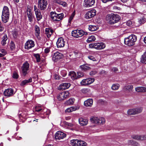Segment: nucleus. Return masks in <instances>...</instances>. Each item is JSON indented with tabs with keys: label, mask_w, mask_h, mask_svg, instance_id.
Returning a JSON list of instances; mask_svg holds the SVG:
<instances>
[{
	"label": "nucleus",
	"mask_w": 146,
	"mask_h": 146,
	"mask_svg": "<svg viewBox=\"0 0 146 146\" xmlns=\"http://www.w3.org/2000/svg\"><path fill=\"white\" fill-rule=\"evenodd\" d=\"M74 100L75 99L74 98H70L66 102L65 104L66 105H72L74 103Z\"/></svg>",
	"instance_id": "7c9ffc66"
},
{
	"label": "nucleus",
	"mask_w": 146,
	"mask_h": 146,
	"mask_svg": "<svg viewBox=\"0 0 146 146\" xmlns=\"http://www.w3.org/2000/svg\"><path fill=\"white\" fill-rule=\"evenodd\" d=\"M58 99L60 101L66 99L64 95V93L63 92L59 94L58 97Z\"/></svg>",
	"instance_id": "473e14b6"
},
{
	"label": "nucleus",
	"mask_w": 146,
	"mask_h": 146,
	"mask_svg": "<svg viewBox=\"0 0 146 146\" xmlns=\"http://www.w3.org/2000/svg\"><path fill=\"white\" fill-rule=\"evenodd\" d=\"M36 19L38 21H39L42 19V15L41 14L40 11L37 12L35 13Z\"/></svg>",
	"instance_id": "393cba45"
},
{
	"label": "nucleus",
	"mask_w": 146,
	"mask_h": 146,
	"mask_svg": "<svg viewBox=\"0 0 146 146\" xmlns=\"http://www.w3.org/2000/svg\"><path fill=\"white\" fill-rule=\"evenodd\" d=\"M134 140H129L128 141V143L129 145H133Z\"/></svg>",
	"instance_id": "338daca9"
},
{
	"label": "nucleus",
	"mask_w": 146,
	"mask_h": 146,
	"mask_svg": "<svg viewBox=\"0 0 146 146\" xmlns=\"http://www.w3.org/2000/svg\"><path fill=\"white\" fill-rule=\"evenodd\" d=\"M78 29L73 31L72 32V36L78 38L79 37L78 35Z\"/></svg>",
	"instance_id": "ea45409f"
},
{
	"label": "nucleus",
	"mask_w": 146,
	"mask_h": 146,
	"mask_svg": "<svg viewBox=\"0 0 146 146\" xmlns=\"http://www.w3.org/2000/svg\"><path fill=\"white\" fill-rule=\"evenodd\" d=\"M128 114L129 115H135V113L133 109H129L127 111Z\"/></svg>",
	"instance_id": "a19ab883"
},
{
	"label": "nucleus",
	"mask_w": 146,
	"mask_h": 146,
	"mask_svg": "<svg viewBox=\"0 0 146 146\" xmlns=\"http://www.w3.org/2000/svg\"><path fill=\"white\" fill-rule=\"evenodd\" d=\"M145 22L146 19L143 16H142L138 19V22L140 25L144 24Z\"/></svg>",
	"instance_id": "cd10ccee"
},
{
	"label": "nucleus",
	"mask_w": 146,
	"mask_h": 146,
	"mask_svg": "<svg viewBox=\"0 0 146 146\" xmlns=\"http://www.w3.org/2000/svg\"><path fill=\"white\" fill-rule=\"evenodd\" d=\"M72 111H76L79 109V107L78 106L71 107Z\"/></svg>",
	"instance_id": "6e6d98bb"
},
{
	"label": "nucleus",
	"mask_w": 146,
	"mask_h": 146,
	"mask_svg": "<svg viewBox=\"0 0 146 146\" xmlns=\"http://www.w3.org/2000/svg\"><path fill=\"white\" fill-rule=\"evenodd\" d=\"M9 9L7 6L4 7L2 13V19L5 23H6L9 19Z\"/></svg>",
	"instance_id": "7ed1b4c3"
},
{
	"label": "nucleus",
	"mask_w": 146,
	"mask_h": 146,
	"mask_svg": "<svg viewBox=\"0 0 146 146\" xmlns=\"http://www.w3.org/2000/svg\"><path fill=\"white\" fill-rule=\"evenodd\" d=\"M139 144L137 141H134L133 145L135 146H139Z\"/></svg>",
	"instance_id": "e2e57ef3"
},
{
	"label": "nucleus",
	"mask_w": 146,
	"mask_h": 146,
	"mask_svg": "<svg viewBox=\"0 0 146 146\" xmlns=\"http://www.w3.org/2000/svg\"><path fill=\"white\" fill-rule=\"evenodd\" d=\"M120 85L119 84H113L112 87L111 89L113 90H117L119 88Z\"/></svg>",
	"instance_id": "58836bf2"
},
{
	"label": "nucleus",
	"mask_w": 146,
	"mask_h": 146,
	"mask_svg": "<svg viewBox=\"0 0 146 146\" xmlns=\"http://www.w3.org/2000/svg\"><path fill=\"white\" fill-rule=\"evenodd\" d=\"M2 40L1 41V44L3 46L5 45L6 43V41L8 39V38L6 35H4L2 38Z\"/></svg>",
	"instance_id": "72a5a7b5"
},
{
	"label": "nucleus",
	"mask_w": 146,
	"mask_h": 146,
	"mask_svg": "<svg viewBox=\"0 0 146 146\" xmlns=\"http://www.w3.org/2000/svg\"><path fill=\"white\" fill-rule=\"evenodd\" d=\"M96 14V11L95 9L89 11L85 15V18L86 19H90L94 17Z\"/></svg>",
	"instance_id": "1a4fd4ad"
},
{
	"label": "nucleus",
	"mask_w": 146,
	"mask_h": 146,
	"mask_svg": "<svg viewBox=\"0 0 146 146\" xmlns=\"http://www.w3.org/2000/svg\"><path fill=\"white\" fill-rule=\"evenodd\" d=\"M54 2L58 4L62 5L65 7L66 5V3L65 2L62 1L60 0H53Z\"/></svg>",
	"instance_id": "c85d7f7f"
},
{
	"label": "nucleus",
	"mask_w": 146,
	"mask_h": 146,
	"mask_svg": "<svg viewBox=\"0 0 146 146\" xmlns=\"http://www.w3.org/2000/svg\"><path fill=\"white\" fill-rule=\"evenodd\" d=\"M84 32L82 30L78 29V35L79 37H80L84 35Z\"/></svg>",
	"instance_id": "de8ad7c7"
},
{
	"label": "nucleus",
	"mask_w": 146,
	"mask_h": 146,
	"mask_svg": "<svg viewBox=\"0 0 146 146\" xmlns=\"http://www.w3.org/2000/svg\"><path fill=\"white\" fill-rule=\"evenodd\" d=\"M35 35L37 38L40 37V27L38 25H36L35 26Z\"/></svg>",
	"instance_id": "6ab92c4d"
},
{
	"label": "nucleus",
	"mask_w": 146,
	"mask_h": 146,
	"mask_svg": "<svg viewBox=\"0 0 146 146\" xmlns=\"http://www.w3.org/2000/svg\"><path fill=\"white\" fill-rule=\"evenodd\" d=\"M141 62L143 63H146V51L142 55L141 58Z\"/></svg>",
	"instance_id": "c9c22d12"
},
{
	"label": "nucleus",
	"mask_w": 146,
	"mask_h": 146,
	"mask_svg": "<svg viewBox=\"0 0 146 146\" xmlns=\"http://www.w3.org/2000/svg\"><path fill=\"white\" fill-rule=\"evenodd\" d=\"M91 120L93 121L94 123L96 124H103L105 122V119L103 117H94L91 119Z\"/></svg>",
	"instance_id": "0eeeda50"
},
{
	"label": "nucleus",
	"mask_w": 146,
	"mask_h": 146,
	"mask_svg": "<svg viewBox=\"0 0 146 146\" xmlns=\"http://www.w3.org/2000/svg\"><path fill=\"white\" fill-rule=\"evenodd\" d=\"M63 93H64V95L65 98L68 97L69 94V93L68 91H66L65 92H63Z\"/></svg>",
	"instance_id": "13d9d810"
},
{
	"label": "nucleus",
	"mask_w": 146,
	"mask_h": 146,
	"mask_svg": "<svg viewBox=\"0 0 146 146\" xmlns=\"http://www.w3.org/2000/svg\"><path fill=\"white\" fill-rule=\"evenodd\" d=\"M29 64L27 62L24 63L21 67L22 72L23 75L25 76L28 73L29 69Z\"/></svg>",
	"instance_id": "423d86ee"
},
{
	"label": "nucleus",
	"mask_w": 146,
	"mask_h": 146,
	"mask_svg": "<svg viewBox=\"0 0 146 146\" xmlns=\"http://www.w3.org/2000/svg\"><path fill=\"white\" fill-rule=\"evenodd\" d=\"M3 94L5 96L9 97L14 94V91L12 88H8L4 91Z\"/></svg>",
	"instance_id": "4468645a"
},
{
	"label": "nucleus",
	"mask_w": 146,
	"mask_h": 146,
	"mask_svg": "<svg viewBox=\"0 0 146 146\" xmlns=\"http://www.w3.org/2000/svg\"><path fill=\"white\" fill-rule=\"evenodd\" d=\"M47 4V0H38V8L41 11L45 10Z\"/></svg>",
	"instance_id": "39448f33"
},
{
	"label": "nucleus",
	"mask_w": 146,
	"mask_h": 146,
	"mask_svg": "<svg viewBox=\"0 0 146 146\" xmlns=\"http://www.w3.org/2000/svg\"><path fill=\"white\" fill-rule=\"evenodd\" d=\"M65 111L66 112H71L73 111L71 107L67 108Z\"/></svg>",
	"instance_id": "052dcab7"
},
{
	"label": "nucleus",
	"mask_w": 146,
	"mask_h": 146,
	"mask_svg": "<svg viewBox=\"0 0 146 146\" xmlns=\"http://www.w3.org/2000/svg\"><path fill=\"white\" fill-rule=\"evenodd\" d=\"M133 88V87L132 85H128L127 86H125L124 87L125 89H126L129 91H131Z\"/></svg>",
	"instance_id": "a18cd8bd"
},
{
	"label": "nucleus",
	"mask_w": 146,
	"mask_h": 146,
	"mask_svg": "<svg viewBox=\"0 0 146 146\" xmlns=\"http://www.w3.org/2000/svg\"><path fill=\"white\" fill-rule=\"evenodd\" d=\"M19 77V75H18V74L16 71H14L13 72V77L15 79H17Z\"/></svg>",
	"instance_id": "3c124183"
},
{
	"label": "nucleus",
	"mask_w": 146,
	"mask_h": 146,
	"mask_svg": "<svg viewBox=\"0 0 146 146\" xmlns=\"http://www.w3.org/2000/svg\"><path fill=\"white\" fill-rule=\"evenodd\" d=\"M27 15L29 21L32 23L33 21V19L34 18V16L31 12V10L29 8L27 10Z\"/></svg>",
	"instance_id": "2eb2a0df"
},
{
	"label": "nucleus",
	"mask_w": 146,
	"mask_h": 146,
	"mask_svg": "<svg viewBox=\"0 0 146 146\" xmlns=\"http://www.w3.org/2000/svg\"><path fill=\"white\" fill-rule=\"evenodd\" d=\"M35 111L38 112H40L42 110V109L39 106H36L35 108Z\"/></svg>",
	"instance_id": "5fc2aeb1"
},
{
	"label": "nucleus",
	"mask_w": 146,
	"mask_h": 146,
	"mask_svg": "<svg viewBox=\"0 0 146 146\" xmlns=\"http://www.w3.org/2000/svg\"><path fill=\"white\" fill-rule=\"evenodd\" d=\"M86 144V143L84 141L78 140V146H85Z\"/></svg>",
	"instance_id": "c03bdc74"
},
{
	"label": "nucleus",
	"mask_w": 146,
	"mask_h": 146,
	"mask_svg": "<svg viewBox=\"0 0 146 146\" xmlns=\"http://www.w3.org/2000/svg\"><path fill=\"white\" fill-rule=\"evenodd\" d=\"M97 73V72L96 71L93 70L90 72L89 73V74L91 76H93L96 74Z\"/></svg>",
	"instance_id": "4d7b16f0"
},
{
	"label": "nucleus",
	"mask_w": 146,
	"mask_h": 146,
	"mask_svg": "<svg viewBox=\"0 0 146 146\" xmlns=\"http://www.w3.org/2000/svg\"><path fill=\"white\" fill-rule=\"evenodd\" d=\"M88 80V83L89 84H90L93 83L95 80L94 78H87Z\"/></svg>",
	"instance_id": "49530a36"
},
{
	"label": "nucleus",
	"mask_w": 146,
	"mask_h": 146,
	"mask_svg": "<svg viewBox=\"0 0 146 146\" xmlns=\"http://www.w3.org/2000/svg\"><path fill=\"white\" fill-rule=\"evenodd\" d=\"M137 40V36L133 34H132L124 38V42L125 44L129 46H131L135 44Z\"/></svg>",
	"instance_id": "f03ea898"
},
{
	"label": "nucleus",
	"mask_w": 146,
	"mask_h": 146,
	"mask_svg": "<svg viewBox=\"0 0 146 146\" xmlns=\"http://www.w3.org/2000/svg\"><path fill=\"white\" fill-rule=\"evenodd\" d=\"M80 84L84 86L88 85V83L87 78L82 80L80 82Z\"/></svg>",
	"instance_id": "37998d69"
},
{
	"label": "nucleus",
	"mask_w": 146,
	"mask_h": 146,
	"mask_svg": "<svg viewBox=\"0 0 146 146\" xmlns=\"http://www.w3.org/2000/svg\"><path fill=\"white\" fill-rule=\"evenodd\" d=\"M79 123L82 125H87L88 123V121L87 119L81 117L79 119Z\"/></svg>",
	"instance_id": "5701e85b"
},
{
	"label": "nucleus",
	"mask_w": 146,
	"mask_h": 146,
	"mask_svg": "<svg viewBox=\"0 0 146 146\" xmlns=\"http://www.w3.org/2000/svg\"><path fill=\"white\" fill-rule=\"evenodd\" d=\"M95 40V37L94 36L92 35L88 37V39L87 40V42L89 43L94 41Z\"/></svg>",
	"instance_id": "4c0bfd02"
},
{
	"label": "nucleus",
	"mask_w": 146,
	"mask_h": 146,
	"mask_svg": "<svg viewBox=\"0 0 146 146\" xmlns=\"http://www.w3.org/2000/svg\"><path fill=\"white\" fill-rule=\"evenodd\" d=\"M82 92L83 93H86L88 92V90L86 88H84L82 90Z\"/></svg>",
	"instance_id": "0e129e2a"
},
{
	"label": "nucleus",
	"mask_w": 146,
	"mask_h": 146,
	"mask_svg": "<svg viewBox=\"0 0 146 146\" xmlns=\"http://www.w3.org/2000/svg\"><path fill=\"white\" fill-rule=\"evenodd\" d=\"M96 45H97L96 43L90 44H89V48H95Z\"/></svg>",
	"instance_id": "603ef678"
},
{
	"label": "nucleus",
	"mask_w": 146,
	"mask_h": 146,
	"mask_svg": "<svg viewBox=\"0 0 146 146\" xmlns=\"http://www.w3.org/2000/svg\"><path fill=\"white\" fill-rule=\"evenodd\" d=\"M93 100L92 99H89L84 101V105L86 107L91 106L93 104Z\"/></svg>",
	"instance_id": "412c9836"
},
{
	"label": "nucleus",
	"mask_w": 146,
	"mask_h": 146,
	"mask_svg": "<svg viewBox=\"0 0 146 146\" xmlns=\"http://www.w3.org/2000/svg\"><path fill=\"white\" fill-rule=\"evenodd\" d=\"M120 19V16L117 14H108L106 17V19L110 25L118 22Z\"/></svg>",
	"instance_id": "f257e3e1"
},
{
	"label": "nucleus",
	"mask_w": 146,
	"mask_h": 146,
	"mask_svg": "<svg viewBox=\"0 0 146 146\" xmlns=\"http://www.w3.org/2000/svg\"><path fill=\"white\" fill-rule=\"evenodd\" d=\"M63 38L60 37L58 38L56 42V45L58 48H61L64 46L65 42Z\"/></svg>",
	"instance_id": "9d476101"
},
{
	"label": "nucleus",
	"mask_w": 146,
	"mask_h": 146,
	"mask_svg": "<svg viewBox=\"0 0 146 146\" xmlns=\"http://www.w3.org/2000/svg\"><path fill=\"white\" fill-rule=\"evenodd\" d=\"M34 11L35 12V13L39 11H40V10L38 9L37 8L36 6V5L34 6Z\"/></svg>",
	"instance_id": "69168bd1"
},
{
	"label": "nucleus",
	"mask_w": 146,
	"mask_h": 146,
	"mask_svg": "<svg viewBox=\"0 0 146 146\" xmlns=\"http://www.w3.org/2000/svg\"><path fill=\"white\" fill-rule=\"evenodd\" d=\"M63 56V55L58 52H56L54 53L52 56V59L56 61L61 59Z\"/></svg>",
	"instance_id": "9b49d317"
},
{
	"label": "nucleus",
	"mask_w": 146,
	"mask_h": 146,
	"mask_svg": "<svg viewBox=\"0 0 146 146\" xmlns=\"http://www.w3.org/2000/svg\"><path fill=\"white\" fill-rule=\"evenodd\" d=\"M34 46V42L32 40H29L25 43V47L26 49H29L33 47Z\"/></svg>",
	"instance_id": "ddd939ff"
},
{
	"label": "nucleus",
	"mask_w": 146,
	"mask_h": 146,
	"mask_svg": "<svg viewBox=\"0 0 146 146\" xmlns=\"http://www.w3.org/2000/svg\"><path fill=\"white\" fill-rule=\"evenodd\" d=\"M78 139H73L70 141V144L73 146H78Z\"/></svg>",
	"instance_id": "2f4dec72"
},
{
	"label": "nucleus",
	"mask_w": 146,
	"mask_h": 146,
	"mask_svg": "<svg viewBox=\"0 0 146 146\" xmlns=\"http://www.w3.org/2000/svg\"><path fill=\"white\" fill-rule=\"evenodd\" d=\"M75 15L74 12L72 13V15L70 17V18L68 20V25H70L71 24V21L73 19V18L74 17Z\"/></svg>",
	"instance_id": "09e8293b"
},
{
	"label": "nucleus",
	"mask_w": 146,
	"mask_h": 146,
	"mask_svg": "<svg viewBox=\"0 0 146 146\" xmlns=\"http://www.w3.org/2000/svg\"><path fill=\"white\" fill-rule=\"evenodd\" d=\"M32 78H30L28 80H25L23 81L21 83L20 85L21 86H24L25 85L27 84L31 83L32 82Z\"/></svg>",
	"instance_id": "b1692460"
},
{
	"label": "nucleus",
	"mask_w": 146,
	"mask_h": 146,
	"mask_svg": "<svg viewBox=\"0 0 146 146\" xmlns=\"http://www.w3.org/2000/svg\"><path fill=\"white\" fill-rule=\"evenodd\" d=\"M135 90L138 92H146V88L144 87H139L136 88Z\"/></svg>",
	"instance_id": "bb28decb"
},
{
	"label": "nucleus",
	"mask_w": 146,
	"mask_h": 146,
	"mask_svg": "<svg viewBox=\"0 0 146 146\" xmlns=\"http://www.w3.org/2000/svg\"><path fill=\"white\" fill-rule=\"evenodd\" d=\"M131 137L133 139L138 141H143L146 139V135H132Z\"/></svg>",
	"instance_id": "6e6552de"
},
{
	"label": "nucleus",
	"mask_w": 146,
	"mask_h": 146,
	"mask_svg": "<svg viewBox=\"0 0 146 146\" xmlns=\"http://www.w3.org/2000/svg\"><path fill=\"white\" fill-rule=\"evenodd\" d=\"M89 66V65L87 64H84L83 65H81L80 67L82 70L86 71L90 70L91 68Z\"/></svg>",
	"instance_id": "aec40b11"
},
{
	"label": "nucleus",
	"mask_w": 146,
	"mask_h": 146,
	"mask_svg": "<svg viewBox=\"0 0 146 146\" xmlns=\"http://www.w3.org/2000/svg\"><path fill=\"white\" fill-rule=\"evenodd\" d=\"M127 25L130 27H133L135 26V24L134 22L131 20L127 21L126 23Z\"/></svg>",
	"instance_id": "e433bc0d"
},
{
	"label": "nucleus",
	"mask_w": 146,
	"mask_h": 146,
	"mask_svg": "<svg viewBox=\"0 0 146 146\" xmlns=\"http://www.w3.org/2000/svg\"><path fill=\"white\" fill-rule=\"evenodd\" d=\"M66 134L61 131H57L55 135V137L56 140H60L65 137Z\"/></svg>",
	"instance_id": "f8f14e48"
},
{
	"label": "nucleus",
	"mask_w": 146,
	"mask_h": 146,
	"mask_svg": "<svg viewBox=\"0 0 146 146\" xmlns=\"http://www.w3.org/2000/svg\"><path fill=\"white\" fill-rule=\"evenodd\" d=\"M84 6L86 7H91L94 5L95 0H84Z\"/></svg>",
	"instance_id": "dca6fc26"
},
{
	"label": "nucleus",
	"mask_w": 146,
	"mask_h": 146,
	"mask_svg": "<svg viewBox=\"0 0 146 146\" xmlns=\"http://www.w3.org/2000/svg\"><path fill=\"white\" fill-rule=\"evenodd\" d=\"M50 16L51 19L55 21H58L62 20L64 17L63 13L57 14L55 12H51Z\"/></svg>",
	"instance_id": "20e7f679"
},
{
	"label": "nucleus",
	"mask_w": 146,
	"mask_h": 146,
	"mask_svg": "<svg viewBox=\"0 0 146 146\" xmlns=\"http://www.w3.org/2000/svg\"><path fill=\"white\" fill-rule=\"evenodd\" d=\"M15 45L13 42L11 41V49L15 48Z\"/></svg>",
	"instance_id": "bf43d9fd"
},
{
	"label": "nucleus",
	"mask_w": 146,
	"mask_h": 146,
	"mask_svg": "<svg viewBox=\"0 0 146 146\" xmlns=\"http://www.w3.org/2000/svg\"><path fill=\"white\" fill-rule=\"evenodd\" d=\"M88 58L91 60H92L93 61H94L95 60V58L93 56H88Z\"/></svg>",
	"instance_id": "680f3d73"
},
{
	"label": "nucleus",
	"mask_w": 146,
	"mask_h": 146,
	"mask_svg": "<svg viewBox=\"0 0 146 146\" xmlns=\"http://www.w3.org/2000/svg\"><path fill=\"white\" fill-rule=\"evenodd\" d=\"M134 109L135 112V114H137L141 112L143 110V108L141 107H139L134 108Z\"/></svg>",
	"instance_id": "f704fd0d"
},
{
	"label": "nucleus",
	"mask_w": 146,
	"mask_h": 146,
	"mask_svg": "<svg viewBox=\"0 0 146 146\" xmlns=\"http://www.w3.org/2000/svg\"><path fill=\"white\" fill-rule=\"evenodd\" d=\"M33 56L36 59V61L37 62H39L40 61V56L39 54H34Z\"/></svg>",
	"instance_id": "79ce46f5"
},
{
	"label": "nucleus",
	"mask_w": 146,
	"mask_h": 146,
	"mask_svg": "<svg viewBox=\"0 0 146 146\" xmlns=\"http://www.w3.org/2000/svg\"><path fill=\"white\" fill-rule=\"evenodd\" d=\"M77 78H79L81 77H83L84 76V74L83 73L81 72H77Z\"/></svg>",
	"instance_id": "8fccbe9b"
},
{
	"label": "nucleus",
	"mask_w": 146,
	"mask_h": 146,
	"mask_svg": "<svg viewBox=\"0 0 146 146\" xmlns=\"http://www.w3.org/2000/svg\"><path fill=\"white\" fill-rule=\"evenodd\" d=\"M98 28V26L93 25H89L88 28L89 30L91 31H95L97 30Z\"/></svg>",
	"instance_id": "c756f323"
},
{
	"label": "nucleus",
	"mask_w": 146,
	"mask_h": 146,
	"mask_svg": "<svg viewBox=\"0 0 146 146\" xmlns=\"http://www.w3.org/2000/svg\"><path fill=\"white\" fill-rule=\"evenodd\" d=\"M45 33L48 37H49L53 32L52 29L49 28H46L45 29Z\"/></svg>",
	"instance_id": "4be33fe9"
},
{
	"label": "nucleus",
	"mask_w": 146,
	"mask_h": 146,
	"mask_svg": "<svg viewBox=\"0 0 146 146\" xmlns=\"http://www.w3.org/2000/svg\"><path fill=\"white\" fill-rule=\"evenodd\" d=\"M68 75L72 80H75L78 78L76 73L74 71L70 72Z\"/></svg>",
	"instance_id": "a878e982"
},
{
	"label": "nucleus",
	"mask_w": 146,
	"mask_h": 146,
	"mask_svg": "<svg viewBox=\"0 0 146 146\" xmlns=\"http://www.w3.org/2000/svg\"><path fill=\"white\" fill-rule=\"evenodd\" d=\"M61 75L62 76L64 77L66 76L67 74L66 71L65 70H62L61 72Z\"/></svg>",
	"instance_id": "864d4df0"
},
{
	"label": "nucleus",
	"mask_w": 146,
	"mask_h": 146,
	"mask_svg": "<svg viewBox=\"0 0 146 146\" xmlns=\"http://www.w3.org/2000/svg\"><path fill=\"white\" fill-rule=\"evenodd\" d=\"M70 86V84L68 83H62L59 87V89L66 90Z\"/></svg>",
	"instance_id": "f3484780"
},
{
	"label": "nucleus",
	"mask_w": 146,
	"mask_h": 146,
	"mask_svg": "<svg viewBox=\"0 0 146 146\" xmlns=\"http://www.w3.org/2000/svg\"><path fill=\"white\" fill-rule=\"evenodd\" d=\"M96 45L95 49L98 50H101L104 48L106 47L105 44L102 42L96 43Z\"/></svg>",
	"instance_id": "a211bd4d"
},
{
	"label": "nucleus",
	"mask_w": 146,
	"mask_h": 146,
	"mask_svg": "<svg viewBox=\"0 0 146 146\" xmlns=\"http://www.w3.org/2000/svg\"><path fill=\"white\" fill-rule=\"evenodd\" d=\"M4 28L1 22L0 21V31H2L3 30Z\"/></svg>",
	"instance_id": "774afa93"
}]
</instances>
